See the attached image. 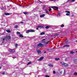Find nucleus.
Listing matches in <instances>:
<instances>
[{
  "label": "nucleus",
  "mask_w": 77,
  "mask_h": 77,
  "mask_svg": "<svg viewBox=\"0 0 77 77\" xmlns=\"http://www.w3.org/2000/svg\"><path fill=\"white\" fill-rule=\"evenodd\" d=\"M60 63L61 65H64V66H66V67H68L69 66L68 64L63 63V62H61Z\"/></svg>",
  "instance_id": "f257e3e1"
},
{
  "label": "nucleus",
  "mask_w": 77,
  "mask_h": 77,
  "mask_svg": "<svg viewBox=\"0 0 77 77\" xmlns=\"http://www.w3.org/2000/svg\"><path fill=\"white\" fill-rule=\"evenodd\" d=\"M11 38V37L9 36H7L6 37H5L4 38L2 39V41H5V39H10Z\"/></svg>",
  "instance_id": "f03ea898"
},
{
  "label": "nucleus",
  "mask_w": 77,
  "mask_h": 77,
  "mask_svg": "<svg viewBox=\"0 0 77 77\" xmlns=\"http://www.w3.org/2000/svg\"><path fill=\"white\" fill-rule=\"evenodd\" d=\"M51 8H53L55 10V11H57L58 9V8H57V7L56 6H52L51 7Z\"/></svg>",
  "instance_id": "7ed1b4c3"
},
{
  "label": "nucleus",
  "mask_w": 77,
  "mask_h": 77,
  "mask_svg": "<svg viewBox=\"0 0 77 77\" xmlns=\"http://www.w3.org/2000/svg\"><path fill=\"white\" fill-rule=\"evenodd\" d=\"M37 46L40 47H44V45L42 43H39L38 44Z\"/></svg>",
  "instance_id": "20e7f679"
},
{
  "label": "nucleus",
  "mask_w": 77,
  "mask_h": 77,
  "mask_svg": "<svg viewBox=\"0 0 77 77\" xmlns=\"http://www.w3.org/2000/svg\"><path fill=\"white\" fill-rule=\"evenodd\" d=\"M9 51L10 52L13 53V52H15V49H9Z\"/></svg>",
  "instance_id": "39448f33"
},
{
  "label": "nucleus",
  "mask_w": 77,
  "mask_h": 77,
  "mask_svg": "<svg viewBox=\"0 0 77 77\" xmlns=\"http://www.w3.org/2000/svg\"><path fill=\"white\" fill-rule=\"evenodd\" d=\"M66 12V13H67L66 14V15L67 16H69V15H70V14H70V12H69V11H65Z\"/></svg>",
  "instance_id": "423d86ee"
},
{
  "label": "nucleus",
  "mask_w": 77,
  "mask_h": 77,
  "mask_svg": "<svg viewBox=\"0 0 77 77\" xmlns=\"http://www.w3.org/2000/svg\"><path fill=\"white\" fill-rule=\"evenodd\" d=\"M75 1V0H68L66 2H74Z\"/></svg>",
  "instance_id": "0eeeda50"
},
{
  "label": "nucleus",
  "mask_w": 77,
  "mask_h": 77,
  "mask_svg": "<svg viewBox=\"0 0 77 77\" xmlns=\"http://www.w3.org/2000/svg\"><path fill=\"white\" fill-rule=\"evenodd\" d=\"M44 59V57H40V58L39 59H38V61H41L42 60V59Z\"/></svg>",
  "instance_id": "6e6552de"
},
{
  "label": "nucleus",
  "mask_w": 77,
  "mask_h": 77,
  "mask_svg": "<svg viewBox=\"0 0 77 77\" xmlns=\"http://www.w3.org/2000/svg\"><path fill=\"white\" fill-rule=\"evenodd\" d=\"M6 9V6L4 5L3 7L1 8L2 10H3V9Z\"/></svg>",
  "instance_id": "1a4fd4ad"
},
{
  "label": "nucleus",
  "mask_w": 77,
  "mask_h": 77,
  "mask_svg": "<svg viewBox=\"0 0 77 77\" xmlns=\"http://www.w3.org/2000/svg\"><path fill=\"white\" fill-rule=\"evenodd\" d=\"M74 63H77V60L76 59H74L73 60Z\"/></svg>",
  "instance_id": "9d476101"
},
{
  "label": "nucleus",
  "mask_w": 77,
  "mask_h": 77,
  "mask_svg": "<svg viewBox=\"0 0 77 77\" xmlns=\"http://www.w3.org/2000/svg\"><path fill=\"white\" fill-rule=\"evenodd\" d=\"M45 14H42L40 15V18H42L44 17L45 16Z\"/></svg>",
  "instance_id": "9b49d317"
},
{
  "label": "nucleus",
  "mask_w": 77,
  "mask_h": 77,
  "mask_svg": "<svg viewBox=\"0 0 77 77\" xmlns=\"http://www.w3.org/2000/svg\"><path fill=\"white\" fill-rule=\"evenodd\" d=\"M37 53L38 54H41V51H40L37 50Z\"/></svg>",
  "instance_id": "f8f14e48"
},
{
  "label": "nucleus",
  "mask_w": 77,
  "mask_h": 77,
  "mask_svg": "<svg viewBox=\"0 0 77 77\" xmlns=\"http://www.w3.org/2000/svg\"><path fill=\"white\" fill-rule=\"evenodd\" d=\"M48 65L49 66H50V67H51L52 68H53V65L52 64H49Z\"/></svg>",
  "instance_id": "ddd939ff"
},
{
  "label": "nucleus",
  "mask_w": 77,
  "mask_h": 77,
  "mask_svg": "<svg viewBox=\"0 0 77 77\" xmlns=\"http://www.w3.org/2000/svg\"><path fill=\"white\" fill-rule=\"evenodd\" d=\"M45 39H43L42 41V42L43 43H45Z\"/></svg>",
  "instance_id": "4468645a"
},
{
  "label": "nucleus",
  "mask_w": 77,
  "mask_h": 77,
  "mask_svg": "<svg viewBox=\"0 0 77 77\" xmlns=\"http://www.w3.org/2000/svg\"><path fill=\"white\" fill-rule=\"evenodd\" d=\"M5 15H9L10 14L8 13H5Z\"/></svg>",
  "instance_id": "2eb2a0df"
},
{
  "label": "nucleus",
  "mask_w": 77,
  "mask_h": 77,
  "mask_svg": "<svg viewBox=\"0 0 77 77\" xmlns=\"http://www.w3.org/2000/svg\"><path fill=\"white\" fill-rule=\"evenodd\" d=\"M29 32H30V31L29 30H27L26 31V33H29Z\"/></svg>",
  "instance_id": "dca6fc26"
},
{
  "label": "nucleus",
  "mask_w": 77,
  "mask_h": 77,
  "mask_svg": "<svg viewBox=\"0 0 77 77\" xmlns=\"http://www.w3.org/2000/svg\"><path fill=\"white\" fill-rule=\"evenodd\" d=\"M41 35H45V32H42L40 33Z\"/></svg>",
  "instance_id": "f3484780"
},
{
  "label": "nucleus",
  "mask_w": 77,
  "mask_h": 77,
  "mask_svg": "<svg viewBox=\"0 0 77 77\" xmlns=\"http://www.w3.org/2000/svg\"><path fill=\"white\" fill-rule=\"evenodd\" d=\"M69 47V45H64L63 46V47Z\"/></svg>",
  "instance_id": "a211bd4d"
},
{
  "label": "nucleus",
  "mask_w": 77,
  "mask_h": 77,
  "mask_svg": "<svg viewBox=\"0 0 77 77\" xmlns=\"http://www.w3.org/2000/svg\"><path fill=\"white\" fill-rule=\"evenodd\" d=\"M35 32V30L33 29L30 30V32Z\"/></svg>",
  "instance_id": "6ab92c4d"
},
{
  "label": "nucleus",
  "mask_w": 77,
  "mask_h": 77,
  "mask_svg": "<svg viewBox=\"0 0 77 77\" xmlns=\"http://www.w3.org/2000/svg\"><path fill=\"white\" fill-rule=\"evenodd\" d=\"M19 36H20V37H21V38H23V35H21V34H20V35H19Z\"/></svg>",
  "instance_id": "aec40b11"
},
{
  "label": "nucleus",
  "mask_w": 77,
  "mask_h": 77,
  "mask_svg": "<svg viewBox=\"0 0 77 77\" xmlns=\"http://www.w3.org/2000/svg\"><path fill=\"white\" fill-rule=\"evenodd\" d=\"M60 59V58H55V60H59Z\"/></svg>",
  "instance_id": "412c9836"
},
{
  "label": "nucleus",
  "mask_w": 77,
  "mask_h": 77,
  "mask_svg": "<svg viewBox=\"0 0 77 77\" xmlns=\"http://www.w3.org/2000/svg\"><path fill=\"white\" fill-rule=\"evenodd\" d=\"M45 11L46 12V13H47L48 12V9H45Z\"/></svg>",
  "instance_id": "4be33fe9"
},
{
  "label": "nucleus",
  "mask_w": 77,
  "mask_h": 77,
  "mask_svg": "<svg viewBox=\"0 0 77 77\" xmlns=\"http://www.w3.org/2000/svg\"><path fill=\"white\" fill-rule=\"evenodd\" d=\"M6 32L8 33H11V31L10 30H6Z\"/></svg>",
  "instance_id": "5701e85b"
},
{
  "label": "nucleus",
  "mask_w": 77,
  "mask_h": 77,
  "mask_svg": "<svg viewBox=\"0 0 77 77\" xmlns=\"http://www.w3.org/2000/svg\"><path fill=\"white\" fill-rule=\"evenodd\" d=\"M74 75H77V73L76 72H75L74 74Z\"/></svg>",
  "instance_id": "b1692460"
},
{
  "label": "nucleus",
  "mask_w": 77,
  "mask_h": 77,
  "mask_svg": "<svg viewBox=\"0 0 77 77\" xmlns=\"http://www.w3.org/2000/svg\"><path fill=\"white\" fill-rule=\"evenodd\" d=\"M70 54H74V51H70Z\"/></svg>",
  "instance_id": "393cba45"
},
{
  "label": "nucleus",
  "mask_w": 77,
  "mask_h": 77,
  "mask_svg": "<svg viewBox=\"0 0 77 77\" xmlns=\"http://www.w3.org/2000/svg\"><path fill=\"white\" fill-rule=\"evenodd\" d=\"M37 27H41V28H42V26H40V25H39V26H37Z\"/></svg>",
  "instance_id": "a878e982"
},
{
  "label": "nucleus",
  "mask_w": 77,
  "mask_h": 77,
  "mask_svg": "<svg viewBox=\"0 0 77 77\" xmlns=\"http://www.w3.org/2000/svg\"><path fill=\"white\" fill-rule=\"evenodd\" d=\"M57 17H60V13H58V15H57Z\"/></svg>",
  "instance_id": "bb28decb"
},
{
  "label": "nucleus",
  "mask_w": 77,
  "mask_h": 77,
  "mask_svg": "<svg viewBox=\"0 0 77 77\" xmlns=\"http://www.w3.org/2000/svg\"><path fill=\"white\" fill-rule=\"evenodd\" d=\"M17 34H18L19 35H20V34L21 33H20V32H17Z\"/></svg>",
  "instance_id": "cd10ccee"
},
{
  "label": "nucleus",
  "mask_w": 77,
  "mask_h": 77,
  "mask_svg": "<svg viewBox=\"0 0 77 77\" xmlns=\"http://www.w3.org/2000/svg\"><path fill=\"white\" fill-rule=\"evenodd\" d=\"M23 14H25V15H27V12H23Z\"/></svg>",
  "instance_id": "c85d7f7f"
},
{
  "label": "nucleus",
  "mask_w": 77,
  "mask_h": 77,
  "mask_svg": "<svg viewBox=\"0 0 77 77\" xmlns=\"http://www.w3.org/2000/svg\"><path fill=\"white\" fill-rule=\"evenodd\" d=\"M18 26H17V25H16L15 26V28H16V29H17V28H18Z\"/></svg>",
  "instance_id": "c756f323"
},
{
  "label": "nucleus",
  "mask_w": 77,
  "mask_h": 77,
  "mask_svg": "<svg viewBox=\"0 0 77 77\" xmlns=\"http://www.w3.org/2000/svg\"><path fill=\"white\" fill-rule=\"evenodd\" d=\"M17 46H18V44H16L15 47H17Z\"/></svg>",
  "instance_id": "7c9ffc66"
},
{
  "label": "nucleus",
  "mask_w": 77,
  "mask_h": 77,
  "mask_svg": "<svg viewBox=\"0 0 77 77\" xmlns=\"http://www.w3.org/2000/svg\"><path fill=\"white\" fill-rule=\"evenodd\" d=\"M45 28L46 29H48V28H49V26H47L46 27H45Z\"/></svg>",
  "instance_id": "2f4dec72"
},
{
  "label": "nucleus",
  "mask_w": 77,
  "mask_h": 77,
  "mask_svg": "<svg viewBox=\"0 0 77 77\" xmlns=\"http://www.w3.org/2000/svg\"><path fill=\"white\" fill-rule=\"evenodd\" d=\"M61 27H64V25L63 24H62L61 26Z\"/></svg>",
  "instance_id": "473e14b6"
},
{
  "label": "nucleus",
  "mask_w": 77,
  "mask_h": 77,
  "mask_svg": "<svg viewBox=\"0 0 77 77\" xmlns=\"http://www.w3.org/2000/svg\"><path fill=\"white\" fill-rule=\"evenodd\" d=\"M58 35H59V34H55L54 35V36H58Z\"/></svg>",
  "instance_id": "72a5a7b5"
},
{
  "label": "nucleus",
  "mask_w": 77,
  "mask_h": 77,
  "mask_svg": "<svg viewBox=\"0 0 77 77\" xmlns=\"http://www.w3.org/2000/svg\"><path fill=\"white\" fill-rule=\"evenodd\" d=\"M31 62H29V63H28L27 65H29V64H30V63H31Z\"/></svg>",
  "instance_id": "f704fd0d"
},
{
  "label": "nucleus",
  "mask_w": 77,
  "mask_h": 77,
  "mask_svg": "<svg viewBox=\"0 0 77 77\" xmlns=\"http://www.w3.org/2000/svg\"><path fill=\"white\" fill-rule=\"evenodd\" d=\"M49 42H50L48 41L46 43H45V44H48V43H49Z\"/></svg>",
  "instance_id": "c9c22d12"
},
{
  "label": "nucleus",
  "mask_w": 77,
  "mask_h": 77,
  "mask_svg": "<svg viewBox=\"0 0 77 77\" xmlns=\"http://www.w3.org/2000/svg\"><path fill=\"white\" fill-rule=\"evenodd\" d=\"M2 74H3V75H4V74H5V72H2Z\"/></svg>",
  "instance_id": "e433bc0d"
},
{
  "label": "nucleus",
  "mask_w": 77,
  "mask_h": 77,
  "mask_svg": "<svg viewBox=\"0 0 77 77\" xmlns=\"http://www.w3.org/2000/svg\"><path fill=\"white\" fill-rule=\"evenodd\" d=\"M53 73L54 74H55L56 73V72H55V71H54L53 72Z\"/></svg>",
  "instance_id": "4c0bfd02"
},
{
  "label": "nucleus",
  "mask_w": 77,
  "mask_h": 77,
  "mask_svg": "<svg viewBox=\"0 0 77 77\" xmlns=\"http://www.w3.org/2000/svg\"><path fill=\"white\" fill-rule=\"evenodd\" d=\"M49 11H51V9H49L48 10Z\"/></svg>",
  "instance_id": "58836bf2"
},
{
  "label": "nucleus",
  "mask_w": 77,
  "mask_h": 77,
  "mask_svg": "<svg viewBox=\"0 0 77 77\" xmlns=\"http://www.w3.org/2000/svg\"><path fill=\"white\" fill-rule=\"evenodd\" d=\"M24 23L23 22H20V23H21V24H23Z\"/></svg>",
  "instance_id": "ea45409f"
},
{
  "label": "nucleus",
  "mask_w": 77,
  "mask_h": 77,
  "mask_svg": "<svg viewBox=\"0 0 77 77\" xmlns=\"http://www.w3.org/2000/svg\"><path fill=\"white\" fill-rule=\"evenodd\" d=\"M46 77H49V76L48 75H46Z\"/></svg>",
  "instance_id": "a19ab883"
},
{
  "label": "nucleus",
  "mask_w": 77,
  "mask_h": 77,
  "mask_svg": "<svg viewBox=\"0 0 77 77\" xmlns=\"http://www.w3.org/2000/svg\"><path fill=\"white\" fill-rule=\"evenodd\" d=\"M43 8H45V5H44V6H43Z\"/></svg>",
  "instance_id": "79ce46f5"
},
{
  "label": "nucleus",
  "mask_w": 77,
  "mask_h": 77,
  "mask_svg": "<svg viewBox=\"0 0 77 77\" xmlns=\"http://www.w3.org/2000/svg\"><path fill=\"white\" fill-rule=\"evenodd\" d=\"M13 59H15V58H16V57H13Z\"/></svg>",
  "instance_id": "37998d69"
},
{
  "label": "nucleus",
  "mask_w": 77,
  "mask_h": 77,
  "mask_svg": "<svg viewBox=\"0 0 77 77\" xmlns=\"http://www.w3.org/2000/svg\"><path fill=\"white\" fill-rule=\"evenodd\" d=\"M39 2H40V3H42V2H41V1H40V0H38Z\"/></svg>",
  "instance_id": "c03bdc74"
},
{
  "label": "nucleus",
  "mask_w": 77,
  "mask_h": 77,
  "mask_svg": "<svg viewBox=\"0 0 77 77\" xmlns=\"http://www.w3.org/2000/svg\"><path fill=\"white\" fill-rule=\"evenodd\" d=\"M37 30H38V27H37L36 28Z\"/></svg>",
  "instance_id": "a18cd8bd"
},
{
  "label": "nucleus",
  "mask_w": 77,
  "mask_h": 77,
  "mask_svg": "<svg viewBox=\"0 0 77 77\" xmlns=\"http://www.w3.org/2000/svg\"><path fill=\"white\" fill-rule=\"evenodd\" d=\"M44 8H43V10H44Z\"/></svg>",
  "instance_id": "49530a36"
},
{
  "label": "nucleus",
  "mask_w": 77,
  "mask_h": 77,
  "mask_svg": "<svg viewBox=\"0 0 77 77\" xmlns=\"http://www.w3.org/2000/svg\"><path fill=\"white\" fill-rule=\"evenodd\" d=\"M49 49H48L47 50H48V51H49Z\"/></svg>",
  "instance_id": "de8ad7c7"
},
{
  "label": "nucleus",
  "mask_w": 77,
  "mask_h": 77,
  "mask_svg": "<svg viewBox=\"0 0 77 77\" xmlns=\"http://www.w3.org/2000/svg\"><path fill=\"white\" fill-rule=\"evenodd\" d=\"M50 1H53V0H49Z\"/></svg>",
  "instance_id": "09e8293b"
},
{
  "label": "nucleus",
  "mask_w": 77,
  "mask_h": 77,
  "mask_svg": "<svg viewBox=\"0 0 77 77\" xmlns=\"http://www.w3.org/2000/svg\"><path fill=\"white\" fill-rule=\"evenodd\" d=\"M2 5H3V4H2ZM1 7H3V6L2 5Z\"/></svg>",
  "instance_id": "8fccbe9b"
},
{
  "label": "nucleus",
  "mask_w": 77,
  "mask_h": 77,
  "mask_svg": "<svg viewBox=\"0 0 77 77\" xmlns=\"http://www.w3.org/2000/svg\"><path fill=\"white\" fill-rule=\"evenodd\" d=\"M46 53V52H45V51L44 52L45 53Z\"/></svg>",
  "instance_id": "3c124183"
},
{
  "label": "nucleus",
  "mask_w": 77,
  "mask_h": 77,
  "mask_svg": "<svg viewBox=\"0 0 77 77\" xmlns=\"http://www.w3.org/2000/svg\"><path fill=\"white\" fill-rule=\"evenodd\" d=\"M65 70H64V74H65Z\"/></svg>",
  "instance_id": "603ef678"
},
{
  "label": "nucleus",
  "mask_w": 77,
  "mask_h": 77,
  "mask_svg": "<svg viewBox=\"0 0 77 77\" xmlns=\"http://www.w3.org/2000/svg\"><path fill=\"white\" fill-rule=\"evenodd\" d=\"M0 69H1V67H0Z\"/></svg>",
  "instance_id": "864d4df0"
},
{
  "label": "nucleus",
  "mask_w": 77,
  "mask_h": 77,
  "mask_svg": "<svg viewBox=\"0 0 77 77\" xmlns=\"http://www.w3.org/2000/svg\"><path fill=\"white\" fill-rule=\"evenodd\" d=\"M20 6H21V5H20Z\"/></svg>",
  "instance_id": "5fc2aeb1"
},
{
  "label": "nucleus",
  "mask_w": 77,
  "mask_h": 77,
  "mask_svg": "<svg viewBox=\"0 0 77 77\" xmlns=\"http://www.w3.org/2000/svg\"><path fill=\"white\" fill-rule=\"evenodd\" d=\"M2 43H3V42H2Z\"/></svg>",
  "instance_id": "6e6d98bb"
}]
</instances>
